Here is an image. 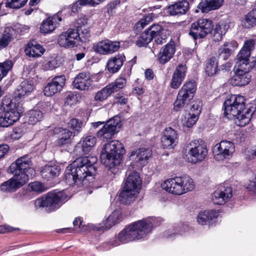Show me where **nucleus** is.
Listing matches in <instances>:
<instances>
[{
    "label": "nucleus",
    "mask_w": 256,
    "mask_h": 256,
    "mask_svg": "<svg viewBox=\"0 0 256 256\" xmlns=\"http://www.w3.org/2000/svg\"><path fill=\"white\" fill-rule=\"evenodd\" d=\"M92 82L90 72L88 71H84L80 72L74 78L72 84L76 88L84 90L89 88Z\"/></svg>",
    "instance_id": "obj_23"
},
{
    "label": "nucleus",
    "mask_w": 256,
    "mask_h": 256,
    "mask_svg": "<svg viewBox=\"0 0 256 256\" xmlns=\"http://www.w3.org/2000/svg\"><path fill=\"white\" fill-rule=\"evenodd\" d=\"M43 118V113L38 110H32L29 112L28 122L32 124H34L41 120Z\"/></svg>",
    "instance_id": "obj_45"
},
{
    "label": "nucleus",
    "mask_w": 256,
    "mask_h": 256,
    "mask_svg": "<svg viewBox=\"0 0 256 256\" xmlns=\"http://www.w3.org/2000/svg\"><path fill=\"white\" fill-rule=\"evenodd\" d=\"M2 107L7 116L14 123L19 120L21 114L24 112V108L20 103L10 98H4L2 99Z\"/></svg>",
    "instance_id": "obj_12"
},
{
    "label": "nucleus",
    "mask_w": 256,
    "mask_h": 256,
    "mask_svg": "<svg viewBox=\"0 0 256 256\" xmlns=\"http://www.w3.org/2000/svg\"><path fill=\"white\" fill-rule=\"evenodd\" d=\"M229 25L224 22H220L217 24L212 32V38L215 42H219L222 40V36L224 35L229 28Z\"/></svg>",
    "instance_id": "obj_36"
},
{
    "label": "nucleus",
    "mask_w": 256,
    "mask_h": 256,
    "mask_svg": "<svg viewBox=\"0 0 256 256\" xmlns=\"http://www.w3.org/2000/svg\"><path fill=\"white\" fill-rule=\"evenodd\" d=\"M31 190L33 191L42 192L46 190L42 183L39 182H34L29 184Z\"/></svg>",
    "instance_id": "obj_58"
},
{
    "label": "nucleus",
    "mask_w": 256,
    "mask_h": 256,
    "mask_svg": "<svg viewBox=\"0 0 256 256\" xmlns=\"http://www.w3.org/2000/svg\"><path fill=\"white\" fill-rule=\"evenodd\" d=\"M152 156V151L149 148H140L132 151L129 156L130 160L136 162H140L141 165H144Z\"/></svg>",
    "instance_id": "obj_27"
},
{
    "label": "nucleus",
    "mask_w": 256,
    "mask_h": 256,
    "mask_svg": "<svg viewBox=\"0 0 256 256\" xmlns=\"http://www.w3.org/2000/svg\"><path fill=\"white\" fill-rule=\"evenodd\" d=\"M89 0H78L76 1L72 6V11L74 13H76L83 6L88 4Z\"/></svg>",
    "instance_id": "obj_56"
},
{
    "label": "nucleus",
    "mask_w": 256,
    "mask_h": 256,
    "mask_svg": "<svg viewBox=\"0 0 256 256\" xmlns=\"http://www.w3.org/2000/svg\"><path fill=\"white\" fill-rule=\"evenodd\" d=\"M154 18V14L150 13L144 16L136 24L137 28H143L146 25L153 20Z\"/></svg>",
    "instance_id": "obj_49"
},
{
    "label": "nucleus",
    "mask_w": 256,
    "mask_h": 256,
    "mask_svg": "<svg viewBox=\"0 0 256 256\" xmlns=\"http://www.w3.org/2000/svg\"><path fill=\"white\" fill-rule=\"evenodd\" d=\"M237 46L238 44L235 41L224 42L218 48L219 56L224 60L228 59Z\"/></svg>",
    "instance_id": "obj_35"
},
{
    "label": "nucleus",
    "mask_w": 256,
    "mask_h": 256,
    "mask_svg": "<svg viewBox=\"0 0 256 256\" xmlns=\"http://www.w3.org/2000/svg\"><path fill=\"white\" fill-rule=\"evenodd\" d=\"M97 160L96 156L90 155L77 158L66 170V182L70 186H80L87 182H93Z\"/></svg>",
    "instance_id": "obj_1"
},
{
    "label": "nucleus",
    "mask_w": 256,
    "mask_h": 256,
    "mask_svg": "<svg viewBox=\"0 0 256 256\" xmlns=\"http://www.w3.org/2000/svg\"><path fill=\"white\" fill-rule=\"evenodd\" d=\"M74 29H68L66 32H62L58 38V44L65 48H72L80 44V39L79 34Z\"/></svg>",
    "instance_id": "obj_14"
},
{
    "label": "nucleus",
    "mask_w": 256,
    "mask_h": 256,
    "mask_svg": "<svg viewBox=\"0 0 256 256\" xmlns=\"http://www.w3.org/2000/svg\"><path fill=\"white\" fill-rule=\"evenodd\" d=\"M44 49L34 40L30 41L25 48L26 54L30 57L38 58L43 54Z\"/></svg>",
    "instance_id": "obj_34"
},
{
    "label": "nucleus",
    "mask_w": 256,
    "mask_h": 256,
    "mask_svg": "<svg viewBox=\"0 0 256 256\" xmlns=\"http://www.w3.org/2000/svg\"><path fill=\"white\" fill-rule=\"evenodd\" d=\"M218 61L216 58L214 57H211L208 60L206 68V72L207 74L209 76H212L214 74H216L218 73V72L220 70V69L218 68Z\"/></svg>",
    "instance_id": "obj_39"
},
{
    "label": "nucleus",
    "mask_w": 256,
    "mask_h": 256,
    "mask_svg": "<svg viewBox=\"0 0 256 256\" xmlns=\"http://www.w3.org/2000/svg\"><path fill=\"white\" fill-rule=\"evenodd\" d=\"M218 215V212L214 210L200 212L197 216V221L200 224H206L214 218H216Z\"/></svg>",
    "instance_id": "obj_38"
},
{
    "label": "nucleus",
    "mask_w": 256,
    "mask_h": 256,
    "mask_svg": "<svg viewBox=\"0 0 256 256\" xmlns=\"http://www.w3.org/2000/svg\"><path fill=\"white\" fill-rule=\"evenodd\" d=\"M125 60L126 58L123 54H118L111 57L106 64L108 70L112 74L118 72L123 65Z\"/></svg>",
    "instance_id": "obj_29"
},
{
    "label": "nucleus",
    "mask_w": 256,
    "mask_h": 256,
    "mask_svg": "<svg viewBox=\"0 0 256 256\" xmlns=\"http://www.w3.org/2000/svg\"><path fill=\"white\" fill-rule=\"evenodd\" d=\"M34 84L28 81H23L14 92L12 100L21 103L26 96H28L34 90Z\"/></svg>",
    "instance_id": "obj_25"
},
{
    "label": "nucleus",
    "mask_w": 256,
    "mask_h": 256,
    "mask_svg": "<svg viewBox=\"0 0 256 256\" xmlns=\"http://www.w3.org/2000/svg\"><path fill=\"white\" fill-rule=\"evenodd\" d=\"M162 187L169 193L180 196L193 190L194 184L189 176L185 174L166 180Z\"/></svg>",
    "instance_id": "obj_6"
},
{
    "label": "nucleus",
    "mask_w": 256,
    "mask_h": 256,
    "mask_svg": "<svg viewBox=\"0 0 256 256\" xmlns=\"http://www.w3.org/2000/svg\"><path fill=\"white\" fill-rule=\"evenodd\" d=\"M186 69L187 68L186 64H179L176 66L173 74L184 79L186 74Z\"/></svg>",
    "instance_id": "obj_54"
},
{
    "label": "nucleus",
    "mask_w": 256,
    "mask_h": 256,
    "mask_svg": "<svg viewBox=\"0 0 256 256\" xmlns=\"http://www.w3.org/2000/svg\"><path fill=\"white\" fill-rule=\"evenodd\" d=\"M246 188L250 191H256V177L254 180L250 181L249 184L246 186Z\"/></svg>",
    "instance_id": "obj_64"
},
{
    "label": "nucleus",
    "mask_w": 256,
    "mask_h": 256,
    "mask_svg": "<svg viewBox=\"0 0 256 256\" xmlns=\"http://www.w3.org/2000/svg\"><path fill=\"white\" fill-rule=\"evenodd\" d=\"M14 124L4 110L2 112H0V126L8 127Z\"/></svg>",
    "instance_id": "obj_53"
},
{
    "label": "nucleus",
    "mask_w": 256,
    "mask_h": 256,
    "mask_svg": "<svg viewBox=\"0 0 256 256\" xmlns=\"http://www.w3.org/2000/svg\"><path fill=\"white\" fill-rule=\"evenodd\" d=\"M141 184L142 180L138 172H132L130 174L119 196L120 203L130 204L133 202L140 192Z\"/></svg>",
    "instance_id": "obj_7"
},
{
    "label": "nucleus",
    "mask_w": 256,
    "mask_h": 256,
    "mask_svg": "<svg viewBox=\"0 0 256 256\" xmlns=\"http://www.w3.org/2000/svg\"><path fill=\"white\" fill-rule=\"evenodd\" d=\"M176 52L175 44L170 40L161 49L158 55V60L160 64L168 62L173 56Z\"/></svg>",
    "instance_id": "obj_26"
},
{
    "label": "nucleus",
    "mask_w": 256,
    "mask_h": 256,
    "mask_svg": "<svg viewBox=\"0 0 256 256\" xmlns=\"http://www.w3.org/2000/svg\"><path fill=\"white\" fill-rule=\"evenodd\" d=\"M120 48L118 42L106 40L98 42L93 46L94 51L97 53L108 54L118 51Z\"/></svg>",
    "instance_id": "obj_18"
},
{
    "label": "nucleus",
    "mask_w": 256,
    "mask_h": 256,
    "mask_svg": "<svg viewBox=\"0 0 256 256\" xmlns=\"http://www.w3.org/2000/svg\"><path fill=\"white\" fill-rule=\"evenodd\" d=\"M126 79L123 77L117 78L114 82L110 84L108 86L113 92H117L120 89L124 88L126 85Z\"/></svg>",
    "instance_id": "obj_44"
},
{
    "label": "nucleus",
    "mask_w": 256,
    "mask_h": 256,
    "mask_svg": "<svg viewBox=\"0 0 256 256\" xmlns=\"http://www.w3.org/2000/svg\"><path fill=\"white\" fill-rule=\"evenodd\" d=\"M16 228L12 227L8 224L0 226V234H4L8 232H10L16 230Z\"/></svg>",
    "instance_id": "obj_59"
},
{
    "label": "nucleus",
    "mask_w": 256,
    "mask_h": 256,
    "mask_svg": "<svg viewBox=\"0 0 256 256\" xmlns=\"http://www.w3.org/2000/svg\"><path fill=\"white\" fill-rule=\"evenodd\" d=\"M255 42L254 40H249L246 41L242 48L237 55L236 62L235 67H240L242 68L250 60L251 51L254 50Z\"/></svg>",
    "instance_id": "obj_16"
},
{
    "label": "nucleus",
    "mask_w": 256,
    "mask_h": 256,
    "mask_svg": "<svg viewBox=\"0 0 256 256\" xmlns=\"http://www.w3.org/2000/svg\"><path fill=\"white\" fill-rule=\"evenodd\" d=\"M79 34L80 38V39L81 42H86V40L90 36V28L87 25L83 24L82 26H78L76 30Z\"/></svg>",
    "instance_id": "obj_43"
},
{
    "label": "nucleus",
    "mask_w": 256,
    "mask_h": 256,
    "mask_svg": "<svg viewBox=\"0 0 256 256\" xmlns=\"http://www.w3.org/2000/svg\"><path fill=\"white\" fill-rule=\"evenodd\" d=\"M232 191L231 187L222 186L214 192L212 200L216 204H224L232 198Z\"/></svg>",
    "instance_id": "obj_22"
},
{
    "label": "nucleus",
    "mask_w": 256,
    "mask_h": 256,
    "mask_svg": "<svg viewBox=\"0 0 256 256\" xmlns=\"http://www.w3.org/2000/svg\"><path fill=\"white\" fill-rule=\"evenodd\" d=\"M32 166L31 158L28 155L18 158L9 168L13 176L0 185V190L3 192H14L24 185L36 174Z\"/></svg>",
    "instance_id": "obj_2"
},
{
    "label": "nucleus",
    "mask_w": 256,
    "mask_h": 256,
    "mask_svg": "<svg viewBox=\"0 0 256 256\" xmlns=\"http://www.w3.org/2000/svg\"><path fill=\"white\" fill-rule=\"evenodd\" d=\"M245 68H248V71L250 72L252 68H256V58H252V60L247 62L246 64V66H244Z\"/></svg>",
    "instance_id": "obj_63"
},
{
    "label": "nucleus",
    "mask_w": 256,
    "mask_h": 256,
    "mask_svg": "<svg viewBox=\"0 0 256 256\" xmlns=\"http://www.w3.org/2000/svg\"><path fill=\"white\" fill-rule=\"evenodd\" d=\"M224 0H201L198 8L203 13L208 12L220 8L223 4Z\"/></svg>",
    "instance_id": "obj_30"
},
{
    "label": "nucleus",
    "mask_w": 256,
    "mask_h": 256,
    "mask_svg": "<svg viewBox=\"0 0 256 256\" xmlns=\"http://www.w3.org/2000/svg\"><path fill=\"white\" fill-rule=\"evenodd\" d=\"M120 126V118L114 117L106 121L102 128L96 132V136L102 140H110L118 132Z\"/></svg>",
    "instance_id": "obj_11"
},
{
    "label": "nucleus",
    "mask_w": 256,
    "mask_h": 256,
    "mask_svg": "<svg viewBox=\"0 0 256 256\" xmlns=\"http://www.w3.org/2000/svg\"><path fill=\"white\" fill-rule=\"evenodd\" d=\"M14 64V61L10 60H6L4 62H0V80L12 70Z\"/></svg>",
    "instance_id": "obj_41"
},
{
    "label": "nucleus",
    "mask_w": 256,
    "mask_h": 256,
    "mask_svg": "<svg viewBox=\"0 0 256 256\" xmlns=\"http://www.w3.org/2000/svg\"><path fill=\"white\" fill-rule=\"evenodd\" d=\"M120 0H114L108 4V12H112L120 4Z\"/></svg>",
    "instance_id": "obj_61"
},
{
    "label": "nucleus",
    "mask_w": 256,
    "mask_h": 256,
    "mask_svg": "<svg viewBox=\"0 0 256 256\" xmlns=\"http://www.w3.org/2000/svg\"><path fill=\"white\" fill-rule=\"evenodd\" d=\"M164 30L162 27L158 24H154L145 30V31L147 32L149 35L152 37V40H153L154 36L158 34Z\"/></svg>",
    "instance_id": "obj_47"
},
{
    "label": "nucleus",
    "mask_w": 256,
    "mask_h": 256,
    "mask_svg": "<svg viewBox=\"0 0 256 256\" xmlns=\"http://www.w3.org/2000/svg\"><path fill=\"white\" fill-rule=\"evenodd\" d=\"M196 90L194 80L186 81L179 90L176 100L174 104V110L178 112L188 106Z\"/></svg>",
    "instance_id": "obj_8"
},
{
    "label": "nucleus",
    "mask_w": 256,
    "mask_h": 256,
    "mask_svg": "<svg viewBox=\"0 0 256 256\" xmlns=\"http://www.w3.org/2000/svg\"><path fill=\"white\" fill-rule=\"evenodd\" d=\"M198 116L190 112L185 116L184 124L186 127L190 128L198 120Z\"/></svg>",
    "instance_id": "obj_52"
},
{
    "label": "nucleus",
    "mask_w": 256,
    "mask_h": 256,
    "mask_svg": "<svg viewBox=\"0 0 256 256\" xmlns=\"http://www.w3.org/2000/svg\"><path fill=\"white\" fill-rule=\"evenodd\" d=\"M190 9V4L186 0L175 2L168 6V13L171 16H181L186 14Z\"/></svg>",
    "instance_id": "obj_20"
},
{
    "label": "nucleus",
    "mask_w": 256,
    "mask_h": 256,
    "mask_svg": "<svg viewBox=\"0 0 256 256\" xmlns=\"http://www.w3.org/2000/svg\"><path fill=\"white\" fill-rule=\"evenodd\" d=\"M242 26L247 28L256 26V8L252 9L246 14L242 21Z\"/></svg>",
    "instance_id": "obj_40"
},
{
    "label": "nucleus",
    "mask_w": 256,
    "mask_h": 256,
    "mask_svg": "<svg viewBox=\"0 0 256 256\" xmlns=\"http://www.w3.org/2000/svg\"><path fill=\"white\" fill-rule=\"evenodd\" d=\"M96 144V138L93 136H88L77 144L76 148H80L84 154H87L91 150Z\"/></svg>",
    "instance_id": "obj_37"
},
{
    "label": "nucleus",
    "mask_w": 256,
    "mask_h": 256,
    "mask_svg": "<svg viewBox=\"0 0 256 256\" xmlns=\"http://www.w3.org/2000/svg\"><path fill=\"white\" fill-rule=\"evenodd\" d=\"M54 132L58 135V138L56 144L59 146H68L71 144L70 137L72 132L67 128H62L56 129Z\"/></svg>",
    "instance_id": "obj_28"
},
{
    "label": "nucleus",
    "mask_w": 256,
    "mask_h": 256,
    "mask_svg": "<svg viewBox=\"0 0 256 256\" xmlns=\"http://www.w3.org/2000/svg\"><path fill=\"white\" fill-rule=\"evenodd\" d=\"M112 93V89L107 85L101 90H98L94 96V100L96 102H102L106 100Z\"/></svg>",
    "instance_id": "obj_42"
},
{
    "label": "nucleus",
    "mask_w": 256,
    "mask_h": 256,
    "mask_svg": "<svg viewBox=\"0 0 256 256\" xmlns=\"http://www.w3.org/2000/svg\"><path fill=\"white\" fill-rule=\"evenodd\" d=\"M66 78L64 75L55 76L45 86L44 92L45 96H51L60 92L65 84Z\"/></svg>",
    "instance_id": "obj_17"
},
{
    "label": "nucleus",
    "mask_w": 256,
    "mask_h": 256,
    "mask_svg": "<svg viewBox=\"0 0 256 256\" xmlns=\"http://www.w3.org/2000/svg\"><path fill=\"white\" fill-rule=\"evenodd\" d=\"M68 128L72 129L74 132V136L76 134V132L78 133L80 131L82 126V122L76 118L72 119L68 122Z\"/></svg>",
    "instance_id": "obj_48"
},
{
    "label": "nucleus",
    "mask_w": 256,
    "mask_h": 256,
    "mask_svg": "<svg viewBox=\"0 0 256 256\" xmlns=\"http://www.w3.org/2000/svg\"><path fill=\"white\" fill-rule=\"evenodd\" d=\"M202 102L198 100L192 102L190 106V113L194 114L195 115L198 116L202 110Z\"/></svg>",
    "instance_id": "obj_50"
},
{
    "label": "nucleus",
    "mask_w": 256,
    "mask_h": 256,
    "mask_svg": "<svg viewBox=\"0 0 256 256\" xmlns=\"http://www.w3.org/2000/svg\"><path fill=\"white\" fill-rule=\"evenodd\" d=\"M234 152V144L226 140H222L215 145L213 148L214 158L216 160H222L228 158Z\"/></svg>",
    "instance_id": "obj_15"
},
{
    "label": "nucleus",
    "mask_w": 256,
    "mask_h": 256,
    "mask_svg": "<svg viewBox=\"0 0 256 256\" xmlns=\"http://www.w3.org/2000/svg\"><path fill=\"white\" fill-rule=\"evenodd\" d=\"M60 168L58 165L48 164L44 166L41 170L42 177L48 180L58 176L60 174Z\"/></svg>",
    "instance_id": "obj_33"
},
{
    "label": "nucleus",
    "mask_w": 256,
    "mask_h": 256,
    "mask_svg": "<svg viewBox=\"0 0 256 256\" xmlns=\"http://www.w3.org/2000/svg\"><path fill=\"white\" fill-rule=\"evenodd\" d=\"M9 146L7 144H0V158H2L8 151Z\"/></svg>",
    "instance_id": "obj_62"
},
{
    "label": "nucleus",
    "mask_w": 256,
    "mask_h": 256,
    "mask_svg": "<svg viewBox=\"0 0 256 256\" xmlns=\"http://www.w3.org/2000/svg\"><path fill=\"white\" fill-rule=\"evenodd\" d=\"M178 134L176 131L168 128L164 130L161 138L162 146L164 148H172L177 143Z\"/></svg>",
    "instance_id": "obj_24"
},
{
    "label": "nucleus",
    "mask_w": 256,
    "mask_h": 256,
    "mask_svg": "<svg viewBox=\"0 0 256 256\" xmlns=\"http://www.w3.org/2000/svg\"><path fill=\"white\" fill-rule=\"evenodd\" d=\"M152 38L148 32L144 30L136 40V44L138 47L146 46L152 40Z\"/></svg>",
    "instance_id": "obj_46"
},
{
    "label": "nucleus",
    "mask_w": 256,
    "mask_h": 256,
    "mask_svg": "<svg viewBox=\"0 0 256 256\" xmlns=\"http://www.w3.org/2000/svg\"><path fill=\"white\" fill-rule=\"evenodd\" d=\"M28 0H10L6 4V6L12 8H20L25 5Z\"/></svg>",
    "instance_id": "obj_51"
},
{
    "label": "nucleus",
    "mask_w": 256,
    "mask_h": 256,
    "mask_svg": "<svg viewBox=\"0 0 256 256\" xmlns=\"http://www.w3.org/2000/svg\"><path fill=\"white\" fill-rule=\"evenodd\" d=\"M224 116L234 119L238 126L242 127L248 124L254 114L256 108L253 106H245V98L240 95L228 96L224 104Z\"/></svg>",
    "instance_id": "obj_3"
},
{
    "label": "nucleus",
    "mask_w": 256,
    "mask_h": 256,
    "mask_svg": "<svg viewBox=\"0 0 256 256\" xmlns=\"http://www.w3.org/2000/svg\"><path fill=\"white\" fill-rule=\"evenodd\" d=\"M192 146L188 152L190 156L189 162L195 164L202 162L208 154L205 142L201 140H194L190 143Z\"/></svg>",
    "instance_id": "obj_13"
},
{
    "label": "nucleus",
    "mask_w": 256,
    "mask_h": 256,
    "mask_svg": "<svg viewBox=\"0 0 256 256\" xmlns=\"http://www.w3.org/2000/svg\"><path fill=\"white\" fill-rule=\"evenodd\" d=\"M125 152L123 144L118 140H112L106 144L101 152L100 158L112 172L122 162Z\"/></svg>",
    "instance_id": "obj_5"
},
{
    "label": "nucleus",
    "mask_w": 256,
    "mask_h": 256,
    "mask_svg": "<svg viewBox=\"0 0 256 256\" xmlns=\"http://www.w3.org/2000/svg\"><path fill=\"white\" fill-rule=\"evenodd\" d=\"M114 240V238L110 240L108 242H103L100 246V248L103 250H110V248H112L118 246V245H114L112 244V242Z\"/></svg>",
    "instance_id": "obj_60"
},
{
    "label": "nucleus",
    "mask_w": 256,
    "mask_h": 256,
    "mask_svg": "<svg viewBox=\"0 0 256 256\" xmlns=\"http://www.w3.org/2000/svg\"><path fill=\"white\" fill-rule=\"evenodd\" d=\"M248 68L237 67L235 74L231 80L230 83L235 86H244L248 84L250 80Z\"/></svg>",
    "instance_id": "obj_21"
},
{
    "label": "nucleus",
    "mask_w": 256,
    "mask_h": 256,
    "mask_svg": "<svg viewBox=\"0 0 256 256\" xmlns=\"http://www.w3.org/2000/svg\"><path fill=\"white\" fill-rule=\"evenodd\" d=\"M184 80V78L173 74L170 82V87L173 89H178Z\"/></svg>",
    "instance_id": "obj_57"
},
{
    "label": "nucleus",
    "mask_w": 256,
    "mask_h": 256,
    "mask_svg": "<svg viewBox=\"0 0 256 256\" xmlns=\"http://www.w3.org/2000/svg\"><path fill=\"white\" fill-rule=\"evenodd\" d=\"M213 27V22L210 20L200 18L192 24L189 34L194 40L202 38L212 32Z\"/></svg>",
    "instance_id": "obj_10"
},
{
    "label": "nucleus",
    "mask_w": 256,
    "mask_h": 256,
    "mask_svg": "<svg viewBox=\"0 0 256 256\" xmlns=\"http://www.w3.org/2000/svg\"><path fill=\"white\" fill-rule=\"evenodd\" d=\"M168 36L166 32L164 30L158 34L154 36V42L156 44H162L166 42Z\"/></svg>",
    "instance_id": "obj_55"
},
{
    "label": "nucleus",
    "mask_w": 256,
    "mask_h": 256,
    "mask_svg": "<svg viewBox=\"0 0 256 256\" xmlns=\"http://www.w3.org/2000/svg\"><path fill=\"white\" fill-rule=\"evenodd\" d=\"M66 198V196L62 192H48L45 196L37 198L34 206L36 208L46 207L54 210L58 208Z\"/></svg>",
    "instance_id": "obj_9"
},
{
    "label": "nucleus",
    "mask_w": 256,
    "mask_h": 256,
    "mask_svg": "<svg viewBox=\"0 0 256 256\" xmlns=\"http://www.w3.org/2000/svg\"><path fill=\"white\" fill-rule=\"evenodd\" d=\"M57 20L58 22L62 20V18L57 14L48 17L46 20H44L40 26V32L44 34L52 32L56 28Z\"/></svg>",
    "instance_id": "obj_32"
},
{
    "label": "nucleus",
    "mask_w": 256,
    "mask_h": 256,
    "mask_svg": "<svg viewBox=\"0 0 256 256\" xmlns=\"http://www.w3.org/2000/svg\"><path fill=\"white\" fill-rule=\"evenodd\" d=\"M122 219V212L118 210H114L102 224L94 226L92 228L97 231L109 230L112 226L118 223Z\"/></svg>",
    "instance_id": "obj_19"
},
{
    "label": "nucleus",
    "mask_w": 256,
    "mask_h": 256,
    "mask_svg": "<svg viewBox=\"0 0 256 256\" xmlns=\"http://www.w3.org/2000/svg\"><path fill=\"white\" fill-rule=\"evenodd\" d=\"M16 30L12 27H6L0 37V50L6 48L16 36Z\"/></svg>",
    "instance_id": "obj_31"
},
{
    "label": "nucleus",
    "mask_w": 256,
    "mask_h": 256,
    "mask_svg": "<svg viewBox=\"0 0 256 256\" xmlns=\"http://www.w3.org/2000/svg\"><path fill=\"white\" fill-rule=\"evenodd\" d=\"M153 224L149 220L135 222L122 229L112 242L114 245L120 246L143 238L151 232Z\"/></svg>",
    "instance_id": "obj_4"
}]
</instances>
